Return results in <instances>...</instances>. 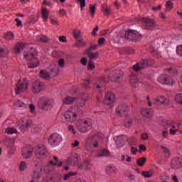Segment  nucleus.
Instances as JSON below:
<instances>
[{
  "label": "nucleus",
  "mask_w": 182,
  "mask_h": 182,
  "mask_svg": "<svg viewBox=\"0 0 182 182\" xmlns=\"http://www.w3.org/2000/svg\"><path fill=\"white\" fill-rule=\"evenodd\" d=\"M103 138L98 134L88 136L85 141V147L90 150L92 149H97L99 144L102 141Z\"/></svg>",
  "instance_id": "1"
},
{
  "label": "nucleus",
  "mask_w": 182,
  "mask_h": 182,
  "mask_svg": "<svg viewBox=\"0 0 182 182\" xmlns=\"http://www.w3.org/2000/svg\"><path fill=\"white\" fill-rule=\"evenodd\" d=\"M23 59L25 60H34L36 65L28 66V69H35L39 66V60H38V53L33 49H31L29 51L24 53Z\"/></svg>",
  "instance_id": "2"
},
{
  "label": "nucleus",
  "mask_w": 182,
  "mask_h": 182,
  "mask_svg": "<svg viewBox=\"0 0 182 182\" xmlns=\"http://www.w3.org/2000/svg\"><path fill=\"white\" fill-rule=\"evenodd\" d=\"M63 117L68 123H75L77 119V107H73L68 109L64 112Z\"/></svg>",
  "instance_id": "3"
},
{
  "label": "nucleus",
  "mask_w": 182,
  "mask_h": 182,
  "mask_svg": "<svg viewBox=\"0 0 182 182\" xmlns=\"http://www.w3.org/2000/svg\"><path fill=\"white\" fill-rule=\"evenodd\" d=\"M28 89H29V80L28 78H23L17 82L15 87V93L16 95L25 93V92H28Z\"/></svg>",
  "instance_id": "4"
},
{
  "label": "nucleus",
  "mask_w": 182,
  "mask_h": 182,
  "mask_svg": "<svg viewBox=\"0 0 182 182\" xmlns=\"http://www.w3.org/2000/svg\"><path fill=\"white\" fill-rule=\"evenodd\" d=\"M38 106L41 110H50L53 107V100L46 96L41 97L38 101Z\"/></svg>",
  "instance_id": "5"
},
{
  "label": "nucleus",
  "mask_w": 182,
  "mask_h": 182,
  "mask_svg": "<svg viewBox=\"0 0 182 182\" xmlns=\"http://www.w3.org/2000/svg\"><path fill=\"white\" fill-rule=\"evenodd\" d=\"M76 127L80 133H87L92 129V121L90 119H82L77 122Z\"/></svg>",
  "instance_id": "6"
},
{
  "label": "nucleus",
  "mask_w": 182,
  "mask_h": 182,
  "mask_svg": "<svg viewBox=\"0 0 182 182\" xmlns=\"http://www.w3.org/2000/svg\"><path fill=\"white\" fill-rule=\"evenodd\" d=\"M34 154L37 159L42 160L46 159L48 151L44 145H38L34 148Z\"/></svg>",
  "instance_id": "7"
},
{
  "label": "nucleus",
  "mask_w": 182,
  "mask_h": 182,
  "mask_svg": "<svg viewBox=\"0 0 182 182\" xmlns=\"http://www.w3.org/2000/svg\"><path fill=\"white\" fill-rule=\"evenodd\" d=\"M48 141L51 144V146H59L63 141V138L62 135L58 133H53L50 135L48 138Z\"/></svg>",
  "instance_id": "8"
},
{
  "label": "nucleus",
  "mask_w": 182,
  "mask_h": 182,
  "mask_svg": "<svg viewBox=\"0 0 182 182\" xmlns=\"http://www.w3.org/2000/svg\"><path fill=\"white\" fill-rule=\"evenodd\" d=\"M45 89V83L36 80L31 85V92L34 95H38V93H41Z\"/></svg>",
  "instance_id": "9"
},
{
  "label": "nucleus",
  "mask_w": 182,
  "mask_h": 182,
  "mask_svg": "<svg viewBox=\"0 0 182 182\" xmlns=\"http://www.w3.org/2000/svg\"><path fill=\"white\" fill-rule=\"evenodd\" d=\"M126 35H127V39H129V41H132L133 42H138V41H140L142 38L140 33L135 30H130Z\"/></svg>",
  "instance_id": "10"
},
{
  "label": "nucleus",
  "mask_w": 182,
  "mask_h": 182,
  "mask_svg": "<svg viewBox=\"0 0 182 182\" xmlns=\"http://www.w3.org/2000/svg\"><path fill=\"white\" fill-rule=\"evenodd\" d=\"M116 102V96L113 92H107L104 98L103 103L107 106L113 105Z\"/></svg>",
  "instance_id": "11"
},
{
  "label": "nucleus",
  "mask_w": 182,
  "mask_h": 182,
  "mask_svg": "<svg viewBox=\"0 0 182 182\" xmlns=\"http://www.w3.org/2000/svg\"><path fill=\"white\" fill-rule=\"evenodd\" d=\"M42 166L41 165H36L33 168V175L32 178L36 181H38L39 178H41V176L42 174Z\"/></svg>",
  "instance_id": "12"
},
{
  "label": "nucleus",
  "mask_w": 182,
  "mask_h": 182,
  "mask_svg": "<svg viewBox=\"0 0 182 182\" xmlns=\"http://www.w3.org/2000/svg\"><path fill=\"white\" fill-rule=\"evenodd\" d=\"M109 82L108 80H106L105 77H101L98 78L95 82V87L98 90V92H103V87H105V83Z\"/></svg>",
  "instance_id": "13"
},
{
  "label": "nucleus",
  "mask_w": 182,
  "mask_h": 182,
  "mask_svg": "<svg viewBox=\"0 0 182 182\" xmlns=\"http://www.w3.org/2000/svg\"><path fill=\"white\" fill-rule=\"evenodd\" d=\"M158 82H159V83H161L162 85H168L169 86H172V85H174V80H173V79H171V77L169 76H160L159 77H158Z\"/></svg>",
  "instance_id": "14"
},
{
  "label": "nucleus",
  "mask_w": 182,
  "mask_h": 182,
  "mask_svg": "<svg viewBox=\"0 0 182 182\" xmlns=\"http://www.w3.org/2000/svg\"><path fill=\"white\" fill-rule=\"evenodd\" d=\"M142 22L145 23V29L153 31L156 28V21L150 18H142Z\"/></svg>",
  "instance_id": "15"
},
{
  "label": "nucleus",
  "mask_w": 182,
  "mask_h": 182,
  "mask_svg": "<svg viewBox=\"0 0 182 182\" xmlns=\"http://www.w3.org/2000/svg\"><path fill=\"white\" fill-rule=\"evenodd\" d=\"M127 140V138L124 135H117L114 136V141L118 148L123 147V144Z\"/></svg>",
  "instance_id": "16"
},
{
  "label": "nucleus",
  "mask_w": 182,
  "mask_h": 182,
  "mask_svg": "<svg viewBox=\"0 0 182 182\" xmlns=\"http://www.w3.org/2000/svg\"><path fill=\"white\" fill-rule=\"evenodd\" d=\"M80 160V157H79L77 154H74L68 157L67 163L68 164H73L74 166H77L78 167H80L79 166Z\"/></svg>",
  "instance_id": "17"
},
{
  "label": "nucleus",
  "mask_w": 182,
  "mask_h": 182,
  "mask_svg": "<svg viewBox=\"0 0 182 182\" xmlns=\"http://www.w3.org/2000/svg\"><path fill=\"white\" fill-rule=\"evenodd\" d=\"M33 153V148L28 146L23 148L22 156L23 159H31L32 154Z\"/></svg>",
  "instance_id": "18"
},
{
  "label": "nucleus",
  "mask_w": 182,
  "mask_h": 182,
  "mask_svg": "<svg viewBox=\"0 0 182 182\" xmlns=\"http://www.w3.org/2000/svg\"><path fill=\"white\" fill-rule=\"evenodd\" d=\"M129 110V107L126 105H119L116 109V112L119 114V116H124V114H127Z\"/></svg>",
  "instance_id": "19"
},
{
  "label": "nucleus",
  "mask_w": 182,
  "mask_h": 182,
  "mask_svg": "<svg viewBox=\"0 0 182 182\" xmlns=\"http://www.w3.org/2000/svg\"><path fill=\"white\" fill-rule=\"evenodd\" d=\"M147 65H149V62L147 61V60H143L140 63L134 65L132 69L135 70V72H139V70H141V69L146 68Z\"/></svg>",
  "instance_id": "20"
},
{
  "label": "nucleus",
  "mask_w": 182,
  "mask_h": 182,
  "mask_svg": "<svg viewBox=\"0 0 182 182\" xmlns=\"http://www.w3.org/2000/svg\"><path fill=\"white\" fill-rule=\"evenodd\" d=\"M129 82L132 87H137L139 86V80L137 75L133 73L129 76Z\"/></svg>",
  "instance_id": "21"
},
{
  "label": "nucleus",
  "mask_w": 182,
  "mask_h": 182,
  "mask_svg": "<svg viewBox=\"0 0 182 182\" xmlns=\"http://www.w3.org/2000/svg\"><path fill=\"white\" fill-rule=\"evenodd\" d=\"M169 102L164 96H159L154 99V105H168Z\"/></svg>",
  "instance_id": "22"
},
{
  "label": "nucleus",
  "mask_w": 182,
  "mask_h": 182,
  "mask_svg": "<svg viewBox=\"0 0 182 182\" xmlns=\"http://www.w3.org/2000/svg\"><path fill=\"white\" fill-rule=\"evenodd\" d=\"M21 132H26L29 128V120L21 119L18 122Z\"/></svg>",
  "instance_id": "23"
},
{
  "label": "nucleus",
  "mask_w": 182,
  "mask_h": 182,
  "mask_svg": "<svg viewBox=\"0 0 182 182\" xmlns=\"http://www.w3.org/2000/svg\"><path fill=\"white\" fill-rule=\"evenodd\" d=\"M26 46V44L25 43H18L14 46L13 50L14 53L19 55V53H21V52L23 50Z\"/></svg>",
  "instance_id": "24"
},
{
  "label": "nucleus",
  "mask_w": 182,
  "mask_h": 182,
  "mask_svg": "<svg viewBox=\"0 0 182 182\" xmlns=\"http://www.w3.org/2000/svg\"><path fill=\"white\" fill-rule=\"evenodd\" d=\"M114 75L115 82H120V80L124 77V73H123L122 70H115Z\"/></svg>",
  "instance_id": "25"
},
{
  "label": "nucleus",
  "mask_w": 182,
  "mask_h": 182,
  "mask_svg": "<svg viewBox=\"0 0 182 182\" xmlns=\"http://www.w3.org/2000/svg\"><path fill=\"white\" fill-rule=\"evenodd\" d=\"M141 113L144 117H151L153 116V111L149 108H142Z\"/></svg>",
  "instance_id": "26"
},
{
  "label": "nucleus",
  "mask_w": 182,
  "mask_h": 182,
  "mask_svg": "<svg viewBox=\"0 0 182 182\" xmlns=\"http://www.w3.org/2000/svg\"><path fill=\"white\" fill-rule=\"evenodd\" d=\"M102 12L104 14V15H106L107 16L110 15L112 10L109 6H107V4L105 3L102 5Z\"/></svg>",
  "instance_id": "27"
},
{
  "label": "nucleus",
  "mask_w": 182,
  "mask_h": 182,
  "mask_svg": "<svg viewBox=\"0 0 182 182\" xmlns=\"http://www.w3.org/2000/svg\"><path fill=\"white\" fill-rule=\"evenodd\" d=\"M50 11L47 9H42L41 10V18L44 22H48L49 18Z\"/></svg>",
  "instance_id": "28"
},
{
  "label": "nucleus",
  "mask_w": 182,
  "mask_h": 182,
  "mask_svg": "<svg viewBox=\"0 0 182 182\" xmlns=\"http://www.w3.org/2000/svg\"><path fill=\"white\" fill-rule=\"evenodd\" d=\"M36 42L46 43L49 42V38L43 34H40L36 37Z\"/></svg>",
  "instance_id": "29"
},
{
  "label": "nucleus",
  "mask_w": 182,
  "mask_h": 182,
  "mask_svg": "<svg viewBox=\"0 0 182 182\" xmlns=\"http://www.w3.org/2000/svg\"><path fill=\"white\" fill-rule=\"evenodd\" d=\"M75 176H77V173L71 171V172H68L67 173H65L63 176L62 178H63V181H68V180H69V178H70L71 177H73Z\"/></svg>",
  "instance_id": "30"
},
{
  "label": "nucleus",
  "mask_w": 182,
  "mask_h": 182,
  "mask_svg": "<svg viewBox=\"0 0 182 182\" xmlns=\"http://www.w3.org/2000/svg\"><path fill=\"white\" fill-rule=\"evenodd\" d=\"M105 171H106L107 174L112 176V174H116V172L117 171V168H116L113 166H107Z\"/></svg>",
  "instance_id": "31"
},
{
  "label": "nucleus",
  "mask_w": 182,
  "mask_h": 182,
  "mask_svg": "<svg viewBox=\"0 0 182 182\" xmlns=\"http://www.w3.org/2000/svg\"><path fill=\"white\" fill-rule=\"evenodd\" d=\"M86 53L90 60H95L99 58V53H89V50H87Z\"/></svg>",
  "instance_id": "32"
},
{
  "label": "nucleus",
  "mask_w": 182,
  "mask_h": 182,
  "mask_svg": "<svg viewBox=\"0 0 182 182\" xmlns=\"http://www.w3.org/2000/svg\"><path fill=\"white\" fill-rule=\"evenodd\" d=\"M142 176L145 178H150L153 176H154V171L149 170V171H142Z\"/></svg>",
  "instance_id": "33"
},
{
  "label": "nucleus",
  "mask_w": 182,
  "mask_h": 182,
  "mask_svg": "<svg viewBox=\"0 0 182 182\" xmlns=\"http://www.w3.org/2000/svg\"><path fill=\"white\" fill-rule=\"evenodd\" d=\"M75 100H76V98L67 97L63 100V105H72Z\"/></svg>",
  "instance_id": "34"
},
{
  "label": "nucleus",
  "mask_w": 182,
  "mask_h": 182,
  "mask_svg": "<svg viewBox=\"0 0 182 182\" xmlns=\"http://www.w3.org/2000/svg\"><path fill=\"white\" fill-rule=\"evenodd\" d=\"M40 76L42 79H45L46 80L50 78V74H49L46 70H41L40 72Z\"/></svg>",
  "instance_id": "35"
},
{
  "label": "nucleus",
  "mask_w": 182,
  "mask_h": 182,
  "mask_svg": "<svg viewBox=\"0 0 182 182\" xmlns=\"http://www.w3.org/2000/svg\"><path fill=\"white\" fill-rule=\"evenodd\" d=\"M88 14H90V18H94L95 14H96L95 5H90V9H89Z\"/></svg>",
  "instance_id": "36"
},
{
  "label": "nucleus",
  "mask_w": 182,
  "mask_h": 182,
  "mask_svg": "<svg viewBox=\"0 0 182 182\" xmlns=\"http://www.w3.org/2000/svg\"><path fill=\"white\" fill-rule=\"evenodd\" d=\"M26 167H28V164L26 161H21L18 165V170L19 171H25L26 170Z\"/></svg>",
  "instance_id": "37"
},
{
  "label": "nucleus",
  "mask_w": 182,
  "mask_h": 182,
  "mask_svg": "<svg viewBox=\"0 0 182 182\" xmlns=\"http://www.w3.org/2000/svg\"><path fill=\"white\" fill-rule=\"evenodd\" d=\"M146 158L145 157H141L139 158L137 161H136V164L137 166H139V167H143L144 166V163H146Z\"/></svg>",
  "instance_id": "38"
},
{
  "label": "nucleus",
  "mask_w": 182,
  "mask_h": 182,
  "mask_svg": "<svg viewBox=\"0 0 182 182\" xmlns=\"http://www.w3.org/2000/svg\"><path fill=\"white\" fill-rule=\"evenodd\" d=\"M26 105L25 103H23V102L20 101V100H17L16 102H14V107L16 109H19L21 107H26Z\"/></svg>",
  "instance_id": "39"
},
{
  "label": "nucleus",
  "mask_w": 182,
  "mask_h": 182,
  "mask_svg": "<svg viewBox=\"0 0 182 182\" xmlns=\"http://www.w3.org/2000/svg\"><path fill=\"white\" fill-rule=\"evenodd\" d=\"M98 156L101 157H106L107 156H110V152L107 149H103L100 152Z\"/></svg>",
  "instance_id": "40"
},
{
  "label": "nucleus",
  "mask_w": 182,
  "mask_h": 182,
  "mask_svg": "<svg viewBox=\"0 0 182 182\" xmlns=\"http://www.w3.org/2000/svg\"><path fill=\"white\" fill-rule=\"evenodd\" d=\"M14 36L13 33L9 32L4 36V38L6 41H14Z\"/></svg>",
  "instance_id": "41"
},
{
  "label": "nucleus",
  "mask_w": 182,
  "mask_h": 182,
  "mask_svg": "<svg viewBox=\"0 0 182 182\" xmlns=\"http://www.w3.org/2000/svg\"><path fill=\"white\" fill-rule=\"evenodd\" d=\"M6 133H7V134H15L18 133V131L15 128L9 127L6 129Z\"/></svg>",
  "instance_id": "42"
},
{
  "label": "nucleus",
  "mask_w": 182,
  "mask_h": 182,
  "mask_svg": "<svg viewBox=\"0 0 182 182\" xmlns=\"http://www.w3.org/2000/svg\"><path fill=\"white\" fill-rule=\"evenodd\" d=\"M82 34V33L80 32V30H73V37L75 39H76L77 41V39H79V38H80V35Z\"/></svg>",
  "instance_id": "43"
},
{
  "label": "nucleus",
  "mask_w": 182,
  "mask_h": 182,
  "mask_svg": "<svg viewBox=\"0 0 182 182\" xmlns=\"http://www.w3.org/2000/svg\"><path fill=\"white\" fill-rule=\"evenodd\" d=\"M161 150H163V151L165 153V156L167 159H168V157H170V151L168 150V149H167L166 146H161Z\"/></svg>",
  "instance_id": "44"
},
{
  "label": "nucleus",
  "mask_w": 182,
  "mask_h": 182,
  "mask_svg": "<svg viewBox=\"0 0 182 182\" xmlns=\"http://www.w3.org/2000/svg\"><path fill=\"white\" fill-rule=\"evenodd\" d=\"M175 100L178 105H182V94H178L175 97Z\"/></svg>",
  "instance_id": "45"
},
{
  "label": "nucleus",
  "mask_w": 182,
  "mask_h": 182,
  "mask_svg": "<svg viewBox=\"0 0 182 182\" xmlns=\"http://www.w3.org/2000/svg\"><path fill=\"white\" fill-rule=\"evenodd\" d=\"M173 9V3L171 1H168L166 4V11Z\"/></svg>",
  "instance_id": "46"
},
{
  "label": "nucleus",
  "mask_w": 182,
  "mask_h": 182,
  "mask_svg": "<svg viewBox=\"0 0 182 182\" xmlns=\"http://www.w3.org/2000/svg\"><path fill=\"white\" fill-rule=\"evenodd\" d=\"M9 53L7 50L0 48V58H5Z\"/></svg>",
  "instance_id": "47"
},
{
  "label": "nucleus",
  "mask_w": 182,
  "mask_h": 182,
  "mask_svg": "<svg viewBox=\"0 0 182 182\" xmlns=\"http://www.w3.org/2000/svg\"><path fill=\"white\" fill-rule=\"evenodd\" d=\"M161 182H167L169 180L168 176L166 173H162L160 176Z\"/></svg>",
  "instance_id": "48"
},
{
  "label": "nucleus",
  "mask_w": 182,
  "mask_h": 182,
  "mask_svg": "<svg viewBox=\"0 0 182 182\" xmlns=\"http://www.w3.org/2000/svg\"><path fill=\"white\" fill-rule=\"evenodd\" d=\"M68 130L70 133H73V134H76V133H77L76 132V129H75V127H73V125H72V124L68 125Z\"/></svg>",
  "instance_id": "49"
},
{
  "label": "nucleus",
  "mask_w": 182,
  "mask_h": 182,
  "mask_svg": "<svg viewBox=\"0 0 182 182\" xmlns=\"http://www.w3.org/2000/svg\"><path fill=\"white\" fill-rule=\"evenodd\" d=\"M171 164L172 166H175V167H178V166H180V159H178V158L173 159L171 161Z\"/></svg>",
  "instance_id": "50"
},
{
  "label": "nucleus",
  "mask_w": 182,
  "mask_h": 182,
  "mask_svg": "<svg viewBox=\"0 0 182 182\" xmlns=\"http://www.w3.org/2000/svg\"><path fill=\"white\" fill-rule=\"evenodd\" d=\"M75 46L76 48H82V46H86V43L83 42L82 40H78Z\"/></svg>",
  "instance_id": "51"
},
{
  "label": "nucleus",
  "mask_w": 182,
  "mask_h": 182,
  "mask_svg": "<svg viewBox=\"0 0 182 182\" xmlns=\"http://www.w3.org/2000/svg\"><path fill=\"white\" fill-rule=\"evenodd\" d=\"M58 65L61 69H63V68H65V60L63 58H60Z\"/></svg>",
  "instance_id": "52"
},
{
  "label": "nucleus",
  "mask_w": 182,
  "mask_h": 182,
  "mask_svg": "<svg viewBox=\"0 0 182 182\" xmlns=\"http://www.w3.org/2000/svg\"><path fill=\"white\" fill-rule=\"evenodd\" d=\"M78 2H80L81 11H83V9L86 6V0H78Z\"/></svg>",
  "instance_id": "53"
},
{
  "label": "nucleus",
  "mask_w": 182,
  "mask_h": 182,
  "mask_svg": "<svg viewBox=\"0 0 182 182\" xmlns=\"http://www.w3.org/2000/svg\"><path fill=\"white\" fill-rule=\"evenodd\" d=\"M176 53L179 56H182V45H179L176 47Z\"/></svg>",
  "instance_id": "54"
},
{
  "label": "nucleus",
  "mask_w": 182,
  "mask_h": 182,
  "mask_svg": "<svg viewBox=\"0 0 182 182\" xmlns=\"http://www.w3.org/2000/svg\"><path fill=\"white\" fill-rule=\"evenodd\" d=\"M50 21L54 26H58V25H59V21L56 18H50Z\"/></svg>",
  "instance_id": "55"
},
{
  "label": "nucleus",
  "mask_w": 182,
  "mask_h": 182,
  "mask_svg": "<svg viewBox=\"0 0 182 182\" xmlns=\"http://www.w3.org/2000/svg\"><path fill=\"white\" fill-rule=\"evenodd\" d=\"M82 102L81 103H80V105L81 106V107H83V106H85L86 105V102H87V97L82 96L81 97Z\"/></svg>",
  "instance_id": "56"
},
{
  "label": "nucleus",
  "mask_w": 182,
  "mask_h": 182,
  "mask_svg": "<svg viewBox=\"0 0 182 182\" xmlns=\"http://www.w3.org/2000/svg\"><path fill=\"white\" fill-rule=\"evenodd\" d=\"M15 21H16V26L18 28H22V26H23V24H22V21L19 20V18H15Z\"/></svg>",
  "instance_id": "57"
},
{
  "label": "nucleus",
  "mask_w": 182,
  "mask_h": 182,
  "mask_svg": "<svg viewBox=\"0 0 182 182\" xmlns=\"http://www.w3.org/2000/svg\"><path fill=\"white\" fill-rule=\"evenodd\" d=\"M127 178L129 181H134V180H136V176H134V174L128 175Z\"/></svg>",
  "instance_id": "58"
},
{
  "label": "nucleus",
  "mask_w": 182,
  "mask_h": 182,
  "mask_svg": "<svg viewBox=\"0 0 182 182\" xmlns=\"http://www.w3.org/2000/svg\"><path fill=\"white\" fill-rule=\"evenodd\" d=\"M131 154H132L133 156H136V154H137V148L134 146L131 147Z\"/></svg>",
  "instance_id": "59"
},
{
  "label": "nucleus",
  "mask_w": 182,
  "mask_h": 182,
  "mask_svg": "<svg viewBox=\"0 0 182 182\" xmlns=\"http://www.w3.org/2000/svg\"><path fill=\"white\" fill-rule=\"evenodd\" d=\"M89 85H90V80H87L84 84H82V86L85 89H87L89 87Z\"/></svg>",
  "instance_id": "60"
},
{
  "label": "nucleus",
  "mask_w": 182,
  "mask_h": 182,
  "mask_svg": "<svg viewBox=\"0 0 182 182\" xmlns=\"http://www.w3.org/2000/svg\"><path fill=\"white\" fill-rule=\"evenodd\" d=\"M105 42H106V39L105 38H101L98 40V45H100V46H102Z\"/></svg>",
  "instance_id": "61"
},
{
  "label": "nucleus",
  "mask_w": 182,
  "mask_h": 182,
  "mask_svg": "<svg viewBox=\"0 0 182 182\" xmlns=\"http://www.w3.org/2000/svg\"><path fill=\"white\" fill-rule=\"evenodd\" d=\"M80 63L82 64L83 66H86L87 65V59L86 58H83L80 60Z\"/></svg>",
  "instance_id": "62"
},
{
  "label": "nucleus",
  "mask_w": 182,
  "mask_h": 182,
  "mask_svg": "<svg viewBox=\"0 0 182 182\" xmlns=\"http://www.w3.org/2000/svg\"><path fill=\"white\" fill-rule=\"evenodd\" d=\"M58 39L60 42H63V43L68 42V40H66V36H60Z\"/></svg>",
  "instance_id": "63"
},
{
  "label": "nucleus",
  "mask_w": 182,
  "mask_h": 182,
  "mask_svg": "<svg viewBox=\"0 0 182 182\" xmlns=\"http://www.w3.org/2000/svg\"><path fill=\"white\" fill-rule=\"evenodd\" d=\"M51 170H52V168H50V165H48L44 167L45 173H49V171H50Z\"/></svg>",
  "instance_id": "64"
}]
</instances>
